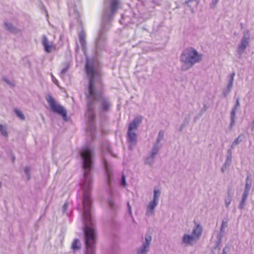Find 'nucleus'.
Returning <instances> with one entry per match:
<instances>
[{
	"label": "nucleus",
	"mask_w": 254,
	"mask_h": 254,
	"mask_svg": "<svg viewBox=\"0 0 254 254\" xmlns=\"http://www.w3.org/2000/svg\"><path fill=\"white\" fill-rule=\"evenodd\" d=\"M85 69L89 79L87 98L86 116L88 118L87 132L93 139L95 136L96 126L94 122L95 109L99 103V114L101 118L111 111L112 104L110 99L102 93L103 83L99 70L95 63H90L86 58Z\"/></svg>",
	"instance_id": "1"
},
{
	"label": "nucleus",
	"mask_w": 254,
	"mask_h": 254,
	"mask_svg": "<svg viewBox=\"0 0 254 254\" xmlns=\"http://www.w3.org/2000/svg\"><path fill=\"white\" fill-rule=\"evenodd\" d=\"M83 190L82 217L84 227V243L86 247L85 254H95L96 242V226L94 220L91 215L92 198L90 191L92 188H81Z\"/></svg>",
	"instance_id": "2"
},
{
	"label": "nucleus",
	"mask_w": 254,
	"mask_h": 254,
	"mask_svg": "<svg viewBox=\"0 0 254 254\" xmlns=\"http://www.w3.org/2000/svg\"><path fill=\"white\" fill-rule=\"evenodd\" d=\"M120 4L119 0H106L105 1L101 27L96 42L98 51L103 50L106 46V31L110 28L111 21L113 19Z\"/></svg>",
	"instance_id": "3"
},
{
	"label": "nucleus",
	"mask_w": 254,
	"mask_h": 254,
	"mask_svg": "<svg viewBox=\"0 0 254 254\" xmlns=\"http://www.w3.org/2000/svg\"><path fill=\"white\" fill-rule=\"evenodd\" d=\"M102 162L105 168L106 183L109 194L108 204L111 210L115 211L119 207V205L115 203V199L116 197L119 198L120 194L118 192H116L111 186L113 178L112 167L103 155L102 158Z\"/></svg>",
	"instance_id": "4"
},
{
	"label": "nucleus",
	"mask_w": 254,
	"mask_h": 254,
	"mask_svg": "<svg viewBox=\"0 0 254 254\" xmlns=\"http://www.w3.org/2000/svg\"><path fill=\"white\" fill-rule=\"evenodd\" d=\"M202 54L191 47L185 49L180 56V61L182 64L181 69L186 70L191 67L196 63H199L202 60Z\"/></svg>",
	"instance_id": "5"
},
{
	"label": "nucleus",
	"mask_w": 254,
	"mask_h": 254,
	"mask_svg": "<svg viewBox=\"0 0 254 254\" xmlns=\"http://www.w3.org/2000/svg\"><path fill=\"white\" fill-rule=\"evenodd\" d=\"M46 100L48 103L51 110L53 113L62 116L63 120L65 121H68L66 112L64 107L56 102L50 95L46 97Z\"/></svg>",
	"instance_id": "6"
},
{
	"label": "nucleus",
	"mask_w": 254,
	"mask_h": 254,
	"mask_svg": "<svg viewBox=\"0 0 254 254\" xmlns=\"http://www.w3.org/2000/svg\"><path fill=\"white\" fill-rule=\"evenodd\" d=\"M161 191L159 190L154 189L153 190V199L147 206L146 215L149 216L153 215L156 207L158 205Z\"/></svg>",
	"instance_id": "7"
},
{
	"label": "nucleus",
	"mask_w": 254,
	"mask_h": 254,
	"mask_svg": "<svg viewBox=\"0 0 254 254\" xmlns=\"http://www.w3.org/2000/svg\"><path fill=\"white\" fill-rule=\"evenodd\" d=\"M250 41V36L248 30L244 32L243 36L241 40L240 43L238 45L237 52L239 58H241L243 54L245 52L246 49L249 46Z\"/></svg>",
	"instance_id": "8"
},
{
	"label": "nucleus",
	"mask_w": 254,
	"mask_h": 254,
	"mask_svg": "<svg viewBox=\"0 0 254 254\" xmlns=\"http://www.w3.org/2000/svg\"><path fill=\"white\" fill-rule=\"evenodd\" d=\"M151 241V236L146 234L144 236V241H143L141 246L136 250V254H147L149 251Z\"/></svg>",
	"instance_id": "9"
},
{
	"label": "nucleus",
	"mask_w": 254,
	"mask_h": 254,
	"mask_svg": "<svg viewBox=\"0 0 254 254\" xmlns=\"http://www.w3.org/2000/svg\"><path fill=\"white\" fill-rule=\"evenodd\" d=\"M240 106V101H239V99L237 98L236 99L235 104L234 107H233V108L231 111V113H230V121H231V122H230V125L229 126V129L230 130H231L233 128L234 126L235 125V120H236V113L237 110L239 108Z\"/></svg>",
	"instance_id": "10"
},
{
	"label": "nucleus",
	"mask_w": 254,
	"mask_h": 254,
	"mask_svg": "<svg viewBox=\"0 0 254 254\" xmlns=\"http://www.w3.org/2000/svg\"><path fill=\"white\" fill-rule=\"evenodd\" d=\"M235 75V73L234 72L230 74L227 87L222 90V94L225 97H227L231 92L233 85Z\"/></svg>",
	"instance_id": "11"
},
{
	"label": "nucleus",
	"mask_w": 254,
	"mask_h": 254,
	"mask_svg": "<svg viewBox=\"0 0 254 254\" xmlns=\"http://www.w3.org/2000/svg\"><path fill=\"white\" fill-rule=\"evenodd\" d=\"M127 140L129 149H132V146H134L136 143L137 134L133 131L127 130Z\"/></svg>",
	"instance_id": "12"
},
{
	"label": "nucleus",
	"mask_w": 254,
	"mask_h": 254,
	"mask_svg": "<svg viewBox=\"0 0 254 254\" xmlns=\"http://www.w3.org/2000/svg\"><path fill=\"white\" fill-rule=\"evenodd\" d=\"M182 243L185 246H192L197 241L192 235L185 234L182 237Z\"/></svg>",
	"instance_id": "13"
},
{
	"label": "nucleus",
	"mask_w": 254,
	"mask_h": 254,
	"mask_svg": "<svg viewBox=\"0 0 254 254\" xmlns=\"http://www.w3.org/2000/svg\"><path fill=\"white\" fill-rule=\"evenodd\" d=\"M142 117L141 116L136 117L131 122H130L128 127V130L133 131L138 127L139 124L141 123Z\"/></svg>",
	"instance_id": "14"
},
{
	"label": "nucleus",
	"mask_w": 254,
	"mask_h": 254,
	"mask_svg": "<svg viewBox=\"0 0 254 254\" xmlns=\"http://www.w3.org/2000/svg\"><path fill=\"white\" fill-rule=\"evenodd\" d=\"M232 151L231 149H228L225 162L221 168L222 173L225 172L226 169L230 166L232 162Z\"/></svg>",
	"instance_id": "15"
},
{
	"label": "nucleus",
	"mask_w": 254,
	"mask_h": 254,
	"mask_svg": "<svg viewBox=\"0 0 254 254\" xmlns=\"http://www.w3.org/2000/svg\"><path fill=\"white\" fill-rule=\"evenodd\" d=\"M42 44L46 53H49L51 52L52 45L49 43L48 38L46 35H43L42 36Z\"/></svg>",
	"instance_id": "16"
},
{
	"label": "nucleus",
	"mask_w": 254,
	"mask_h": 254,
	"mask_svg": "<svg viewBox=\"0 0 254 254\" xmlns=\"http://www.w3.org/2000/svg\"><path fill=\"white\" fill-rule=\"evenodd\" d=\"M233 195V192L232 189L229 188L227 193L225 196V205L227 208H228L232 201Z\"/></svg>",
	"instance_id": "17"
},
{
	"label": "nucleus",
	"mask_w": 254,
	"mask_h": 254,
	"mask_svg": "<svg viewBox=\"0 0 254 254\" xmlns=\"http://www.w3.org/2000/svg\"><path fill=\"white\" fill-rule=\"evenodd\" d=\"M202 231V227L200 224H197L193 228L192 235L198 241L201 235Z\"/></svg>",
	"instance_id": "18"
},
{
	"label": "nucleus",
	"mask_w": 254,
	"mask_h": 254,
	"mask_svg": "<svg viewBox=\"0 0 254 254\" xmlns=\"http://www.w3.org/2000/svg\"><path fill=\"white\" fill-rule=\"evenodd\" d=\"M79 0H68V5L69 9V13H76V7L75 2Z\"/></svg>",
	"instance_id": "19"
},
{
	"label": "nucleus",
	"mask_w": 254,
	"mask_h": 254,
	"mask_svg": "<svg viewBox=\"0 0 254 254\" xmlns=\"http://www.w3.org/2000/svg\"><path fill=\"white\" fill-rule=\"evenodd\" d=\"M79 38L82 50L85 54L86 52V42L85 40V33L83 31H81L79 34Z\"/></svg>",
	"instance_id": "20"
},
{
	"label": "nucleus",
	"mask_w": 254,
	"mask_h": 254,
	"mask_svg": "<svg viewBox=\"0 0 254 254\" xmlns=\"http://www.w3.org/2000/svg\"><path fill=\"white\" fill-rule=\"evenodd\" d=\"M4 27L6 30L11 33H17L19 31L17 28L13 26L10 23L8 22H4Z\"/></svg>",
	"instance_id": "21"
},
{
	"label": "nucleus",
	"mask_w": 254,
	"mask_h": 254,
	"mask_svg": "<svg viewBox=\"0 0 254 254\" xmlns=\"http://www.w3.org/2000/svg\"><path fill=\"white\" fill-rule=\"evenodd\" d=\"M245 138L244 135L243 134H240L238 137H237L232 143L230 147V149H233L235 147V146L238 145L240 142H241L244 138Z\"/></svg>",
	"instance_id": "22"
},
{
	"label": "nucleus",
	"mask_w": 254,
	"mask_h": 254,
	"mask_svg": "<svg viewBox=\"0 0 254 254\" xmlns=\"http://www.w3.org/2000/svg\"><path fill=\"white\" fill-rule=\"evenodd\" d=\"M161 147L162 145H159L155 143H153L152 149L149 154H151L152 156L156 157V155L158 154Z\"/></svg>",
	"instance_id": "23"
},
{
	"label": "nucleus",
	"mask_w": 254,
	"mask_h": 254,
	"mask_svg": "<svg viewBox=\"0 0 254 254\" xmlns=\"http://www.w3.org/2000/svg\"><path fill=\"white\" fill-rule=\"evenodd\" d=\"M81 243L79 239H75L72 243L71 249L75 251L80 249Z\"/></svg>",
	"instance_id": "24"
},
{
	"label": "nucleus",
	"mask_w": 254,
	"mask_h": 254,
	"mask_svg": "<svg viewBox=\"0 0 254 254\" xmlns=\"http://www.w3.org/2000/svg\"><path fill=\"white\" fill-rule=\"evenodd\" d=\"M164 133L163 130H160L158 132V134L157 137L156 138V140L154 143L159 145H162V144L161 143V141L162 140H163L164 139Z\"/></svg>",
	"instance_id": "25"
},
{
	"label": "nucleus",
	"mask_w": 254,
	"mask_h": 254,
	"mask_svg": "<svg viewBox=\"0 0 254 254\" xmlns=\"http://www.w3.org/2000/svg\"><path fill=\"white\" fill-rule=\"evenodd\" d=\"M156 157L152 156L151 154H149L144 159V163L145 164H148L150 166H152L154 162Z\"/></svg>",
	"instance_id": "26"
},
{
	"label": "nucleus",
	"mask_w": 254,
	"mask_h": 254,
	"mask_svg": "<svg viewBox=\"0 0 254 254\" xmlns=\"http://www.w3.org/2000/svg\"><path fill=\"white\" fill-rule=\"evenodd\" d=\"M68 68H69V64L66 63V64H65L64 65V66L62 69V70L60 73V77L62 79L64 78V77L65 75L66 74L67 71H68Z\"/></svg>",
	"instance_id": "27"
},
{
	"label": "nucleus",
	"mask_w": 254,
	"mask_h": 254,
	"mask_svg": "<svg viewBox=\"0 0 254 254\" xmlns=\"http://www.w3.org/2000/svg\"><path fill=\"white\" fill-rule=\"evenodd\" d=\"M251 180L250 179L249 176H247L246 179V185L244 190L250 191L251 188Z\"/></svg>",
	"instance_id": "28"
},
{
	"label": "nucleus",
	"mask_w": 254,
	"mask_h": 254,
	"mask_svg": "<svg viewBox=\"0 0 254 254\" xmlns=\"http://www.w3.org/2000/svg\"><path fill=\"white\" fill-rule=\"evenodd\" d=\"M247 198L248 197H247L246 196H242V199L241 200L240 203L239 205V208L240 209L242 210V209H244L245 206L246 205V202L247 199Z\"/></svg>",
	"instance_id": "29"
},
{
	"label": "nucleus",
	"mask_w": 254,
	"mask_h": 254,
	"mask_svg": "<svg viewBox=\"0 0 254 254\" xmlns=\"http://www.w3.org/2000/svg\"><path fill=\"white\" fill-rule=\"evenodd\" d=\"M105 150L110 153H112L111 147L108 143H106L102 145V151L104 153L105 152Z\"/></svg>",
	"instance_id": "30"
},
{
	"label": "nucleus",
	"mask_w": 254,
	"mask_h": 254,
	"mask_svg": "<svg viewBox=\"0 0 254 254\" xmlns=\"http://www.w3.org/2000/svg\"><path fill=\"white\" fill-rule=\"evenodd\" d=\"M230 248L231 245L229 244H226L221 254H227L230 252Z\"/></svg>",
	"instance_id": "31"
},
{
	"label": "nucleus",
	"mask_w": 254,
	"mask_h": 254,
	"mask_svg": "<svg viewBox=\"0 0 254 254\" xmlns=\"http://www.w3.org/2000/svg\"><path fill=\"white\" fill-rule=\"evenodd\" d=\"M120 185L121 186L123 187L124 188H125L127 186L126 176L124 174H122V177H121V179L120 180Z\"/></svg>",
	"instance_id": "32"
},
{
	"label": "nucleus",
	"mask_w": 254,
	"mask_h": 254,
	"mask_svg": "<svg viewBox=\"0 0 254 254\" xmlns=\"http://www.w3.org/2000/svg\"><path fill=\"white\" fill-rule=\"evenodd\" d=\"M127 212L129 215L131 217L132 221L134 222V219L133 218L132 214V211H131V205L129 204V202L128 201L127 203Z\"/></svg>",
	"instance_id": "33"
},
{
	"label": "nucleus",
	"mask_w": 254,
	"mask_h": 254,
	"mask_svg": "<svg viewBox=\"0 0 254 254\" xmlns=\"http://www.w3.org/2000/svg\"><path fill=\"white\" fill-rule=\"evenodd\" d=\"M0 131L3 136L6 137L7 136V132L5 129V128H4L3 126L0 124Z\"/></svg>",
	"instance_id": "34"
},
{
	"label": "nucleus",
	"mask_w": 254,
	"mask_h": 254,
	"mask_svg": "<svg viewBox=\"0 0 254 254\" xmlns=\"http://www.w3.org/2000/svg\"><path fill=\"white\" fill-rule=\"evenodd\" d=\"M24 172L25 174L26 175L27 180H29L30 179V167H26L24 169Z\"/></svg>",
	"instance_id": "35"
},
{
	"label": "nucleus",
	"mask_w": 254,
	"mask_h": 254,
	"mask_svg": "<svg viewBox=\"0 0 254 254\" xmlns=\"http://www.w3.org/2000/svg\"><path fill=\"white\" fill-rule=\"evenodd\" d=\"M227 223H228L227 220H222V223H221V225L220 229V231H222V232L224 231V228L227 227Z\"/></svg>",
	"instance_id": "36"
},
{
	"label": "nucleus",
	"mask_w": 254,
	"mask_h": 254,
	"mask_svg": "<svg viewBox=\"0 0 254 254\" xmlns=\"http://www.w3.org/2000/svg\"><path fill=\"white\" fill-rule=\"evenodd\" d=\"M15 112L16 114V115L20 118L21 119V120H24V115L21 112H20V111L18 110H15Z\"/></svg>",
	"instance_id": "37"
},
{
	"label": "nucleus",
	"mask_w": 254,
	"mask_h": 254,
	"mask_svg": "<svg viewBox=\"0 0 254 254\" xmlns=\"http://www.w3.org/2000/svg\"><path fill=\"white\" fill-rule=\"evenodd\" d=\"M218 1L219 0H212L211 2L210 3V7L211 8H214L216 6Z\"/></svg>",
	"instance_id": "38"
},
{
	"label": "nucleus",
	"mask_w": 254,
	"mask_h": 254,
	"mask_svg": "<svg viewBox=\"0 0 254 254\" xmlns=\"http://www.w3.org/2000/svg\"><path fill=\"white\" fill-rule=\"evenodd\" d=\"M221 243H222V240L217 239V241L215 244L214 248L215 249H217L219 250L220 249L219 246H220V244H221Z\"/></svg>",
	"instance_id": "39"
},
{
	"label": "nucleus",
	"mask_w": 254,
	"mask_h": 254,
	"mask_svg": "<svg viewBox=\"0 0 254 254\" xmlns=\"http://www.w3.org/2000/svg\"><path fill=\"white\" fill-rule=\"evenodd\" d=\"M224 233L225 232L224 231L222 232L220 231L219 233L217 235V239L222 240V239L224 235Z\"/></svg>",
	"instance_id": "40"
},
{
	"label": "nucleus",
	"mask_w": 254,
	"mask_h": 254,
	"mask_svg": "<svg viewBox=\"0 0 254 254\" xmlns=\"http://www.w3.org/2000/svg\"><path fill=\"white\" fill-rule=\"evenodd\" d=\"M250 191L244 190L242 196L248 197Z\"/></svg>",
	"instance_id": "41"
},
{
	"label": "nucleus",
	"mask_w": 254,
	"mask_h": 254,
	"mask_svg": "<svg viewBox=\"0 0 254 254\" xmlns=\"http://www.w3.org/2000/svg\"><path fill=\"white\" fill-rule=\"evenodd\" d=\"M51 76H52V80L57 85H58V81L57 80V79L53 76V74H51Z\"/></svg>",
	"instance_id": "42"
},
{
	"label": "nucleus",
	"mask_w": 254,
	"mask_h": 254,
	"mask_svg": "<svg viewBox=\"0 0 254 254\" xmlns=\"http://www.w3.org/2000/svg\"><path fill=\"white\" fill-rule=\"evenodd\" d=\"M190 117H186L184 120L183 123L187 125L189 123Z\"/></svg>",
	"instance_id": "43"
},
{
	"label": "nucleus",
	"mask_w": 254,
	"mask_h": 254,
	"mask_svg": "<svg viewBox=\"0 0 254 254\" xmlns=\"http://www.w3.org/2000/svg\"><path fill=\"white\" fill-rule=\"evenodd\" d=\"M67 203H65L63 207V211L64 212H65L66 211V210L67 209Z\"/></svg>",
	"instance_id": "44"
},
{
	"label": "nucleus",
	"mask_w": 254,
	"mask_h": 254,
	"mask_svg": "<svg viewBox=\"0 0 254 254\" xmlns=\"http://www.w3.org/2000/svg\"><path fill=\"white\" fill-rule=\"evenodd\" d=\"M250 127L251 128V130H254V119L253 120L252 123L250 125Z\"/></svg>",
	"instance_id": "45"
},
{
	"label": "nucleus",
	"mask_w": 254,
	"mask_h": 254,
	"mask_svg": "<svg viewBox=\"0 0 254 254\" xmlns=\"http://www.w3.org/2000/svg\"><path fill=\"white\" fill-rule=\"evenodd\" d=\"M186 126V125H185V124L183 123L180 127L179 131H182Z\"/></svg>",
	"instance_id": "46"
},
{
	"label": "nucleus",
	"mask_w": 254,
	"mask_h": 254,
	"mask_svg": "<svg viewBox=\"0 0 254 254\" xmlns=\"http://www.w3.org/2000/svg\"><path fill=\"white\" fill-rule=\"evenodd\" d=\"M191 1H196L198 2L199 0H188L186 1L185 3L186 4H188L189 2H190Z\"/></svg>",
	"instance_id": "47"
},
{
	"label": "nucleus",
	"mask_w": 254,
	"mask_h": 254,
	"mask_svg": "<svg viewBox=\"0 0 254 254\" xmlns=\"http://www.w3.org/2000/svg\"><path fill=\"white\" fill-rule=\"evenodd\" d=\"M3 80L4 81H5V82H6L7 83L10 84V83L9 82V81L8 80H7L6 78H3Z\"/></svg>",
	"instance_id": "48"
},
{
	"label": "nucleus",
	"mask_w": 254,
	"mask_h": 254,
	"mask_svg": "<svg viewBox=\"0 0 254 254\" xmlns=\"http://www.w3.org/2000/svg\"><path fill=\"white\" fill-rule=\"evenodd\" d=\"M207 109V107L206 105H204L203 109H202V111H205Z\"/></svg>",
	"instance_id": "49"
},
{
	"label": "nucleus",
	"mask_w": 254,
	"mask_h": 254,
	"mask_svg": "<svg viewBox=\"0 0 254 254\" xmlns=\"http://www.w3.org/2000/svg\"><path fill=\"white\" fill-rule=\"evenodd\" d=\"M78 49H79V47H78V45L77 44V45H76V49H75V51H76V52H78Z\"/></svg>",
	"instance_id": "50"
},
{
	"label": "nucleus",
	"mask_w": 254,
	"mask_h": 254,
	"mask_svg": "<svg viewBox=\"0 0 254 254\" xmlns=\"http://www.w3.org/2000/svg\"><path fill=\"white\" fill-rule=\"evenodd\" d=\"M14 159H15L14 157V156H12V161H14Z\"/></svg>",
	"instance_id": "51"
},
{
	"label": "nucleus",
	"mask_w": 254,
	"mask_h": 254,
	"mask_svg": "<svg viewBox=\"0 0 254 254\" xmlns=\"http://www.w3.org/2000/svg\"><path fill=\"white\" fill-rule=\"evenodd\" d=\"M2 186V184L0 182V188Z\"/></svg>",
	"instance_id": "52"
}]
</instances>
